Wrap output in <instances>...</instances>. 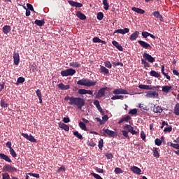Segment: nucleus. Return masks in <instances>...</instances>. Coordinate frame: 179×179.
I'll return each instance as SVG.
<instances>
[{"label": "nucleus", "instance_id": "obj_1", "mask_svg": "<svg viewBox=\"0 0 179 179\" xmlns=\"http://www.w3.org/2000/svg\"><path fill=\"white\" fill-rule=\"evenodd\" d=\"M69 104L76 106L78 107V109L82 110V107L85 106V100L82 98H72L69 101Z\"/></svg>", "mask_w": 179, "mask_h": 179}, {"label": "nucleus", "instance_id": "obj_2", "mask_svg": "<svg viewBox=\"0 0 179 179\" xmlns=\"http://www.w3.org/2000/svg\"><path fill=\"white\" fill-rule=\"evenodd\" d=\"M77 84L80 86H85L87 87H94L97 84V81L94 80H89L87 78H83L77 82Z\"/></svg>", "mask_w": 179, "mask_h": 179}, {"label": "nucleus", "instance_id": "obj_3", "mask_svg": "<svg viewBox=\"0 0 179 179\" xmlns=\"http://www.w3.org/2000/svg\"><path fill=\"white\" fill-rule=\"evenodd\" d=\"M76 73V70L73 69H67L61 71V76L62 77H68V76H73Z\"/></svg>", "mask_w": 179, "mask_h": 179}, {"label": "nucleus", "instance_id": "obj_4", "mask_svg": "<svg viewBox=\"0 0 179 179\" xmlns=\"http://www.w3.org/2000/svg\"><path fill=\"white\" fill-rule=\"evenodd\" d=\"M2 171L3 172H8V173H17V172H18V169L15 168V166H11L8 164H6L5 166H3V167L2 168Z\"/></svg>", "mask_w": 179, "mask_h": 179}, {"label": "nucleus", "instance_id": "obj_5", "mask_svg": "<svg viewBox=\"0 0 179 179\" xmlns=\"http://www.w3.org/2000/svg\"><path fill=\"white\" fill-rule=\"evenodd\" d=\"M138 87H139V89L141 90H157V91L159 90V86L155 87L152 85H141L138 86Z\"/></svg>", "mask_w": 179, "mask_h": 179}, {"label": "nucleus", "instance_id": "obj_6", "mask_svg": "<svg viewBox=\"0 0 179 179\" xmlns=\"http://www.w3.org/2000/svg\"><path fill=\"white\" fill-rule=\"evenodd\" d=\"M108 90V87H102L98 90L97 94H96V99H101L105 96L106 91Z\"/></svg>", "mask_w": 179, "mask_h": 179}, {"label": "nucleus", "instance_id": "obj_7", "mask_svg": "<svg viewBox=\"0 0 179 179\" xmlns=\"http://www.w3.org/2000/svg\"><path fill=\"white\" fill-rule=\"evenodd\" d=\"M143 58L145 61H148L150 64H153V62H156L155 58L152 57V56L150 55L148 53L145 52L144 55H143Z\"/></svg>", "mask_w": 179, "mask_h": 179}, {"label": "nucleus", "instance_id": "obj_8", "mask_svg": "<svg viewBox=\"0 0 179 179\" xmlns=\"http://www.w3.org/2000/svg\"><path fill=\"white\" fill-rule=\"evenodd\" d=\"M145 96L148 99H155V97L158 96V92L156 91H148Z\"/></svg>", "mask_w": 179, "mask_h": 179}, {"label": "nucleus", "instance_id": "obj_9", "mask_svg": "<svg viewBox=\"0 0 179 179\" xmlns=\"http://www.w3.org/2000/svg\"><path fill=\"white\" fill-rule=\"evenodd\" d=\"M22 137H24V138H26L27 141H30L31 143H36V140L35 138V137H34L33 136L30 135L29 136L27 134H22Z\"/></svg>", "mask_w": 179, "mask_h": 179}, {"label": "nucleus", "instance_id": "obj_10", "mask_svg": "<svg viewBox=\"0 0 179 179\" xmlns=\"http://www.w3.org/2000/svg\"><path fill=\"white\" fill-rule=\"evenodd\" d=\"M109 117L107 115L102 117V120L99 117H96V121L99 122V125L105 124Z\"/></svg>", "mask_w": 179, "mask_h": 179}, {"label": "nucleus", "instance_id": "obj_11", "mask_svg": "<svg viewBox=\"0 0 179 179\" xmlns=\"http://www.w3.org/2000/svg\"><path fill=\"white\" fill-rule=\"evenodd\" d=\"M113 94H114L115 95L128 94V91L127 90L123 89H116L114 91H113Z\"/></svg>", "mask_w": 179, "mask_h": 179}, {"label": "nucleus", "instance_id": "obj_12", "mask_svg": "<svg viewBox=\"0 0 179 179\" xmlns=\"http://www.w3.org/2000/svg\"><path fill=\"white\" fill-rule=\"evenodd\" d=\"M138 43H139L141 48H145L146 50L152 48L149 43L143 41H138Z\"/></svg>", "mask_w": 179, "mask_h": 179}, {"label": "nucleus", "instance_id": "obj_13", "mask_svg": "<svg viewBox=\"0 0 179 179\" xmlns=\"http://www.w3.org/2000/svg\"><path fill=\"white\" fill-rule=\"evenodd\" d=\"M69 3L71 6L76 7V8H83V4L78 3L77 1H73L72 0H69Z\"/></svg>", "mask_w": 179, "mask_h": 179}, {"label": "nucleus", "instance_id": "obj_14", "mask_svg": "<svg viewBox=\"0 0 179 179\" xmlns=\"http://www.w3.org/2000/svg\"><path fill=\"white\" fill-rule=\"evenodd\" d=\"M103 131H104V133H106V134L110 138H114V136H115V131H110V129H103Z\"/></svg>", "mask_w": 179, "mask_h": 179}, {"label": "nucleus", "instance_id": "obj_15", "mask_svg": "<svg viewBox=\"0 0 179 179\" xmlns=\"http://www.w3.org/2000/svg\"><path fill=\"white\" fill-rule=\"evenodd\" d=\"M139 31H134V33L131 34V36H129V40H131V41H134L136 40V38H138L139 37Z\"/></svg>", "mask_w": 179, "mask_h": 179}, {"label": "nucleus", "instance_id": "obj_16", "mask_svg": "<svg viewBox=\"0 0 179 179\" xmlns=\"http://www.w3.org/2000/svg\"><path fill=\"white\" fill-rule=\"evenodd\" d=\"M0 159L5 160L6 162L12 163L10 157L3 153H0Z\"/></svg>", "mask_w": 179, "mask_h": 179}, {"label": "nucleus", "instance_id": "obj_17", "mask_svg": "<svg viewBox=\"0 0 179 179\" xmlns=\"http://www.w3.org/2000/svg\"><path fill=\"white\" fill-rule=\"evenodd\" d=\"M152 15L156 18L158 19L159 21L163 22L164 18L163 16L159 13V11H155L152 13Z\"/></svg>", "mask_w": 179, "mask_h": 179}, {"label": "nucleus", "instance_id": "obj_18", "mask_svg": "<svg viewBox=\"0 0 179 179\" xmlns=\"http://www.w3.org/2000/svg\"><path fill=\"white\" fill-rule=\"evenodd\" d=\"M116 33H119L120 34L124 35L127 33H129V29L124 28L123 29H116L115 30L114 34H116Z\"/></svg>", "mask_w": 179, "mask_h": 179}, {"label": "nucleus", "instance_id": "obj_19", "mask_svg": "<svg viewBox=\"0 0 179 179\" xmlns=\"http://www.w3.org/2000/svg\"><path fill=\"white\" fill-rule=\"evenodd\" d=\"M99 67H100L99 71H100L101 73L104 74V75L109 74V70L107 68L104 67V66L101 65V66H99Z\"/></svg>", "mask_w": 179, "mask_h": 179}, {"label": "nucleus", "instance_id": "obj_20", "mask_svg": "<svg viewBox=\"0 0 179 179\" xmlns=\"http://www.w3.org/2000/svg\"><path fill=\"white\" fill-rule=\"evenodd\" d=\"M113 45H114L115 48H117L119 51H124V48L121 45H120L119 43L116 41H113L112 42Z\"/></svg>", "mask_w": 179, "mask_h": 179}, {"label": "nucleus", "instance_id": "obj_21", "mask_svg": "<svg viewBox=\"0 0 179 179\" xmlns=\"http://www.w3.org/2000/svg\"><path fill=\"white\" fill-rule=\"evenodd\" d=\"M131 10L136 12V13L139 14V15H144L145 13V10L139 8H136V7H131Z\"/></svg>", "mask_w": 179, "mask_h": 179}, {"label": "nucleus", "instance_id": "obj_22", "mask_svg": "<svg viewBox=\"0 0 179 179\" xmlns=\"http://www.w3.org/2000/svg\"><path fill=\"white\" fill-rule=\"evenodd\" d=\"M131 171L136 175H141V170L137 166H131Z\"/></svg>", "mask_w": 179, "mask_h": 179}, {"label": "nucleus", "instance_id": "obj_23", "mask_svg": "<svg viewBox=\"0 0 179 179\" xmlns=\"http://www.w3.org/2000/svg\"><path fill=\"white\" fill-rule=\"evenodd\" d=\"M172 88L173 87H171V85H164L162 87V91L166 94H168V92H169Z\"/></svg>", "mask_w": 179, "mask_h": 179}, {"label": "nucleus", "instance_id": "obj_24", "mask_svg": "<svg viewBox=\"0 0 179 179\" xmlns=\"http://www.w3.org/2000/svg\"><path fill=\"white\" fill-rule=\"evenodd\" d=\"M14 65L17 66L19 64L20 57L18 53L13 54Z\"/></svg>", "mask_w": 179, "mask_h": 179}, {"label": "nucleus", "instance_id": "obj_25", "mask_svg": "<svg viewBox=\"0 0 179 179\" xmlns=\"http://www.w3.org/2000/svg\"><path fill=\"white\" fill-rule=\"evenodd\" d=\"M76 15L78 18L80 19V20H86V15L83 14L81 11H77Z\"/></svg>", "mask_w": 179, "mask_h": 179}, {"label": "nucleus", "instance_id": "obj_26", "mask_svg": "<svg viewBox=\"0 0 179 179\" xmlns=\"http://www.w3.org/2000/svg\"><path fill=\"white\" fill-rule=\"evenodd\" d=\"M59 127H60L61 129H64L66 131H69V125L66 124L65 123H59Z\"/></svg>", "mask_w": 179, "mask_h": 179}, {"label": "nucleus", "instance_id": "obj_27", "mask_svg": "<svg viewBox=\"0 0 179 179\" xmlns=\"http://www.w3.org/2000/svg\"><path fill=\"white\" fill-rule=\"evenodd\" d=\"M57 87L61 90H67L70 88V86L69 85H65L64 83H61V84L57 85Z\"/></svg>", "mask_w": 179, "mask_h": 179}, {"label": "nucleus", "instance_id": "obj_28", "mask_svg": "<svg viewBox=\"0 0 179 179\" xmlns=\"http://www.w3.org/2000/svg\"><path fill=\"white\" fill-rule=\"evenodd\" d=\"M81 64L78 62H73L69 63V66L73 67V68H80Z\"/></svg>", "mask_w": 179, "mask_h": 179}, {"label": "nucleus", "instance_id": "obj_29", "mask_svg": "<svg viewBox=\"0 0 179 179\" xmlns=\"http://www.w3.org/2000/svg\"><path fill=\"white\" fill-rule=\"evenodd\" d=\"M150 76H152V77H155V78H161V74H159L158 72H157L156 71H151L150 72Z\"/></svg>", "mask_w": 179, "mask_h": 179}, {"label": "nucleus", "instance_id": "obj_30", "mask_svg": "<svg viewBox=\"0 0 179 179\" xmlns=\"http://www.w3.org/2000/svg\"><path fill=\"white\" fill-rule=\"evenodd\" d=\"M2 32L5 34H8L10 32V27L8 25H5V27H2Z\"/></svg>", "mask_w": 179, "mask_h": 179}, {"label": "nucleus", "instance_id": "obj_31", "mask_svg": "<svg viewBox=\"0 0 179 179\" xmlns=\"http://www.w3.org/2000/svg\"><path fill=\"white\" fill-rule=\"evenodd\" d=\"M45 22H44V20H35V24L38 26L39 27H42Z\"/></svg>", "mask_w": 179, "mask_h": 179}, {"label": "nucleus", "instance_id": "obj_32", "mask_svg": "<svg viewBox=\"0 0 179 179\" xmlns=\"http://www.w3.org/2000/svg\"><path fill=\"white\" fill-rule=\"evenodd\" d=\"M159 148H153L152 153H153V157L159 158V152H158Z\"/></svg>", "mask_w": 179, "mask_h": 179}, {"label": "nucleus", "instance_id": "obj_33", "mask_svg": "<svg viewBox=\"0 0 179 179\" xmlns=\"http://www.w3.org/2000/svg\"><path fill=\"white\" fill-rule=\"evenodd\" d=\"M173 114H175V115L179 116V103H176V105H175V108H173Z\"/></svg>", "mask_w": 179, "mask_h": 179}, {"label": "nucleus", "instance_id": "obj_34", "mask_svg": "<svg viewBox=\"0 0 179 179\" xmlns=\"http://www.w3.org/2000/svg\"><path fill=\"white\" fill-rule=\"evenodd\" d=\"M153 112L155 113H162L163 109H162L161 106H155V108H153Z\"/></svg>", "mask_w": 179, "mask_h": 179}, {"label": "nucleus", "instance_id": "obj_35", "mask_svg": "<svg viewBox=\"0 0 179 179\" xmlns=\"http://www.w3.org/2000/svg\"><path fill=\"white\" fill-rule=\"evenodd\" d=\"M36 94L38 97L39 103H42V102H43V101H42V94L41 93V90H36Z\"/></svg>", "mask_w": 179, "mask_h": 179}, {"label": "nucleus", "instance_id": "obj_36", "mask_svg": "<svg viewBox=\"0 0 179 179\" xmlns=\"http://www.w3.org/2000/svg\"><path fill=\"white\" fill-rule=\"evenodd\" d=\"M161 71H162V74H163V76H164L165 78H166V79L170 80L171 79L170 76H168V74H166V72H164V65H162Z\"/></svg>", "mask_w": 179, "mask_h": 179}, {"label": "nucleus", "instance_id": "obj_37", "mask_svg": "<svg viewBox=\"0 0 179 179\" xmlns=\"http://www.w3.org/2000/svg\"><path fill=\"white\" fill-rule=\"evenodd\" d=\"M121 99L124 100V95H115L111 97V100Z\"/></svg>", "mask_w": 179, "mask_h": 179}, {"label": "nucleus", "instance_id": "obj_38", "mask_svg": "<svg viewBox=\"0 0 179 179\" xmlns=\"http://www.w3.org/2000/svg\"><path fill=\"white\" fill-rule=\"evenodd\" d=\"M0 105L1 106L2 108H6L7 107L9 106V104L5 101V99H1V101L0 103Z\"/></svg>", "mask_w": 179, "mask_h": 179}, {"label": "nucleus", "instance_id": "obj_39", "mask_svg": "<svg viewBox=\"0 0 179 179\" xmlns=\"http://www.w3.org/2000/svg\"><path fill=\"white\" fill-rule=\"evenodd\" d=\"M103 6H104V10H108L109 9V3H108V0H103Z\"/></svg>", "mask_w": 179, "mask_h": 179}, {"label": "nucleus", "instance_id": "obj_40", "mask_svg": "<svg viewBox=\"0 0 179 179\" xmlns=\"http://www.w3.org/2000/svg\"><path fill=\"white\" fill-rule=\"evenodd\" d=\"M79 127L84 131H87V128L86 127V124L83 123V122H79Z\"/></svg>", "mask_w": 179, "mask_h": 179}, {"label": "nucleus", "instance_id": "obj_41", "mask_svg": "<svg viewBox=\"0 0 179 179\" xmlns=\"http://www.w3.org/2000/svg\"><path fill=\"white\" fill-rule=\"evenodd\" d=\"M141 64L144 65V68H150V64L144 60V59H141Z\"/></svg>", "mask_w": 179, "mask_h": 179}, {"label": "nucleus", "instance_id": "obj_42", "mask_svg": "<svg viewBox=\"0 0 179 179\" xmlns=\"http://www.w3.org/2000/svg\"><path fill=\"white\" fill-rule=\"evenodd\" d=\"M123 129H124L125 131H132L134 130V128L130 124H126V126L123 127Z\"/></svg>", "mask_w": 179, "mask_h": 179}, {"label": "nucleus", "instance_id": "obj_43", "mask_svg": "<svg viewBox=\"0 0 179 179\" xmlns=\"http://www.w3.org/2000/svg\"><path fill=\"white\" fill-rule=\"evenodd\" d=\"M73 135H74V136L77 137L78 139L83 140V136L82 134H79V132L74 131Z\"/></svg>", "mask_w": 179, "mask_h": 179}, {"label": "nucleus", "instance_id": "obj_44", "mask_svg": "<svg viewBox=\"0 0 179 179\" xmlns=\"http://www.w3.org/2000/svg\"><path fill=\"white\" fill-rule=\"evenodd\" d=\"M162 143H166V142H163L159 138H156L155 140V144H156L157 146H161L162 145Z\"/></svg>", "mask_w": 179, "mask_h": 179}, {"label": "nucleus", "instance_id": "obj_45", "mask_svg": "<svg viewBox=\"0 0 179 179\" xmlns=\"http://www.w3.org/2000/svg\"><path fill=\"white\" fill-rule=\"evenodd\" d=\"M104 66H106V68H108L109 69H111V67L113 66L110 61H106L104 62Z\"/></svg>", "mask_w": 179, "mask_h": 179}, {"label": "nucleus", "instance_id": "obj_46", "mask_svg": "<svg viewBox=\"0 0 179 179\" xmlns=\"http://www.w3.org/2000/svg\"><path fill=\"white\" fill-rule=\"evenodd\" d=\"M10 154L12 157L15 158L17 157V153H15V150L13 148L10 149Z\"/></svg>", "mask_w": 179, "mask_h": 179}, {"label": "nucleus", "instance_id": "obj_47", "mask_svg": "<svg viewBox=\"0 0 179 179\" xmlns=\"http://www.w3.org/2000/svg\"><path fill=\"white\" fill-rule=\"evenodd\" d=\"M124 171H122L120 168H115V174H122Z\"/></svg>", "mask_w": 179, "mask_h": 179}, {"label": "nucleus", "instance_id": "obj_48", "mask_svg": "<svg viewBox=\"0 0 179 179\" xmlns=\"http://www.w3.org/2000/svg\"><path fill=\"white\" fill-rule=\"evenodd\" d=\"M151 34H150L148 31H143V33H141V36H143V38H146L148 37H149V36H150Z\"/></svg>", "mask_w": 179, "mask_h": 179}, {"label": "nucleus", "instance_id": "obj_49", "mask_svg": "<svg viewBox=\"0 0 179 179\" xmlns=\"http://www.w3.org/2000/svg\"><path fill=\"white\" fill-rule=\"evenodd\" d=\"M121 66V67H124V64L121 63V62H113V66H114V68H115L116 66Z\"/></svg>", "mask_w": 179, "mask_h": 179}, {"label": "nucleus", "instance_id": "obj_50", "mask_svg": "<svg viewBox=\"0 0 179 179\" xmlns=\"http://www.w3.org/2000/svg\"><path fill=\"white\" fill-rule=\"evenodd\" d=\"M24 82H25V78L23 77H19L17 80V83L18 84H22Z\"/></svg>", "mask_w": 179, "mask_h": 179}, {"label": "nucleus", "instance_id": "obj_51", "mask_svg": "<svg viewBox=\"0 0 179 179\" xmlns=\"http://www.w3.org/2000/svg\"><path fill=\"white\" fill-rule=\"evenodd\" d=\"M137 113V110L136 108L129 110V112H128V114L131 115H136Z\"/></svg>", "mask_w": 179, "mask_h": 179}, {"label": "nucleus", "instance_id": "obj_52", "mask_svg": "<svg viewBox=\"0 0 179 179\" xmlns=\"http://www.w3.org/2000/svg\"><path fill=\"white\" fill-rule=\"evenodd\" d=\"M2 179H10V175L8 173H2Z\"/></svg>", "mask_w": 179, "mask_h": 179}, {"label": "nucleus", "instance_id": "obj_53", "mask_svg": "<svg viewBox=\"0 0 179 179\" xmlns=\"http://www.w3.org/2000/svg\"><path fill=\"white\" fill-rule=\"evenodd\" d=\"M103 17V14L102 12H99L97 13V20H102Z\"/></svg>", "mask_w": 179, "mask_h": 179}, {"label": "nucleus", "instance_id": "obj_54", "mask_svg": "<svg viewBox=\"0 0 179 179\" xmlns=\"http://www.w3.org/2000/svg\"><path fill=\"white\" fill-rule=\"evenodd\" d=\"M122 135L123 136H124V138H127L128 140H129V136H128V132L126 130H123L122 131Z\"/></svg>", "mask_w": 179, "mask_h": 179}, {"label": "nucleus", "instance_id": "obj_55", "mask_svg": "<svg viewBox=\"0 0 179 179\" xmlns=\"http://www.w3.org/2000/svg\"><path fill=\"white\" fill-rule=\"evenodd\" d=\"M139 108L144 110L145 111L149 110V108H148V106H145L144 104H140Z\"/></svg>", "mask_w": 179, "mask_h": 179}, {"label": "nucleus", "instance_id": "obj_56", "mask_svg": "<svg viewBox=\"0 0 179 179\" xmlns=\"http://www.w3.org/2000/svg\"><path fill=\"white\" fill-rule=\"evenodd\" d=\"M66 169L64 166H61L60 168H59V169H57V172L59 173H62V172H65Z\"/></svg>", "mask_w": 179, "mask_h": 179}, {"label": "nucleus", "instance_id": "obj_57", "mask_svg": "<svg viewBox=\"0 0 179 179\" xmlns=\"http://www.w3.org/2000/svg\"><path fill=\"white\" fill-rule=\"evenodd\" d=\"M28 175L30 176H33L34 178H40V174L38 173H29Z\"/></svg>", "mask_w": 179, "mask_h": 179}, {"label": "nucleus", "instance_id": "obj_58", "mask_svg": "<svg viewBox=\"0 0 179 179\" xmlns=\"http://www.w3.org/2000/svg\"><path fill=\"white\" fill-rule=\"evenodd\" d=\"M91 176H94V178L96 179H103L102 177L97 173H91Z\"/></svg>", "mask_w": 179, "mask_h": 179}, {"label": "nucleus", "instance_id": "obj_59", "mask_svg": "<svg viewBox=\"0 0 179 179\" xmlns=\"http://www.w3.org/2000/svg\"><path fill=\"white\" fill-rule=\"evenodd\" d=\"M172 130H173V127H171V126H170V127H165L164 131L165 133H166V132L170 133V132H171Z\"/></svg>", "mask_w": 179, "mask_h": 179}, {"label": "nucleus", "instance_id": "obj_60", "mask_svg": "<svg viewBox=\"0 0 179 179\" xmlns=\"http://www.w3.org/2000/svg\"><path fill=\"white\" fill-rule=\"evenodd\" d=\"M86 92L87 90L85 89H80L78 91V93H79V94L83 95V94H86Z\"/></svg>", "mask_w": 179, "mask_h": 179}, {"label": "nucleus", "instance_id": "obj_61", "mask_svg": "<svg viewBox=\"0 0 179 179\" xmlns=\"http://www.w3.org/2000/svg\"><path fill=\"white\" fill-rule=\"evenodd\" d=\"M98 148L99 149H102V148H103V139L99 140V141L98 142Z\"/></svg>", "mask_w": 179, "mask_h": 179}, {"label": "nucleus", "instance_id": "obj_62", "mask_svg": "<svg viewBox=\"0 0 179 179\" xmlns=\"http://www.w3.org/2000/svg\"><path fill=\"white\" fill-rule=\"evenodd\" d=\"M101 41H102V39H99V37H94V38H92V41L94 43H97L98 42Z\"/></svg>", "mask_w": 179, "mask_h": 179}, {"label": "nucleus", "instance_id": "obj_63", "mask_svg": "<svg viewBox=\"0 0 179 179\" xmlns=\"http://www.w3.org/2000/svg\"><path fill=\"white\" fill-rule=\"evenodd\" d=\"M140 136L141 137V139H143V141H145V139L146 138V136L143 131H141V133H140Z\"/></svg>", "mask_w": 179, "mask_h": 179}, {"label": "nucleus", "instance_id": "obj_64", "mask_svg": "<svg viewBox=\"0 0 179 179\" xmlns=\"http://www.w3.org/2000/svg\"><path fill=\"white\" fill-rule=\"evenodd\" d=\"M171 148L179 150V144L176 143V144H171Z\"/></svg>", "mask_w": 179, "mask_h": 179}]
</instances>
